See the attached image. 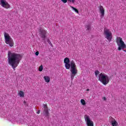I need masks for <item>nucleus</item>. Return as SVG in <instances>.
<instances>
[{
    "instance_id": "15",
    "label": "nucleus",
    "mask_w": 126,
    "mask_h": 126,
    "mask_svg": "<svg viewBox=\"0 0 126 126\" xmlns=\"http://www.w3.org/2000/svg\"><path fill=\"white\" fill-rule=\"evenodd\" d=\"M70 7H71V8H72L73 10H74V11L75 12H76V13H79V12L78 11V10L75 8H74V7L72 6H70Z\"/></svg>"
},
{
    "instance_id": "22",
    "label": "nucleus",
    "mask_w": 126,
    "mask_h": 126,
    "mask_svg": "<svg viewBox=\"0 0 126 126\" xmlns=\"http://www.w3.org/2000/svg\"><path fill=\"white\" fill-rule=\"evenodd\" d=\"M35 56H39V51L35 52Z\"/></svg>"
},
{
    "instance_id": "18",
    "label": "nucleus",
    "mask_w": 126,
    "mask_h": 126,
    "mask_svg": "<svg viewBox=\"0 0 126 126\" xmlns=\"http://www.w3.org/2000/svg\"><path fill=\"white\" fill-rule=\"evenodd\" d=\"M39 71H42L43 70V65H40L38 69Z\"/></svg>"
},
{
    "instance_id": "17",
    "label": "nucleus",
    "mask_w": 126,
    "mask_h": 126,
    "mask_svg": "<svg viewBox=\"0 0 126 126\" xmlns=\"http://www.w3.org/2000/svg\"><path fill=\"white\" fill-rule=\"evenodd\" d=\"M86 28H87V30H90L91 29V26L90 25H88L86 26Z\"/></svg>"
},
{
    "instance_id": "19",
    "label": "nucleus",
    "mask_w": 126,
    "mask_h": 126,
    "mask_svg": "<svg viewBox=\"0 0 126 126\" xmlns=\"http://www.w3.org/2000/svg\"><path fill=\"white\" fill-rule=\"evenodd\" d=\"M94 73H95V76H97V75H98L100 73V72L98 70H96L94 72Z\"/></svg>"
},
{
    "instance_id": "11",
    "label": "nucleus",
    "mask_w": 126,
    "mask_h": 126,
    "mask_svg": "<svg viewBox=\"0 0 126 126\" xmlns=\"http://www.w3.org/2000/svg\"><path fill=\"white\" fill-rule=\"evenodd\" d=\"M99 12L100 13V17L101 18H103L104 15H105V9H104V7L102 5H100L99 6Z\"/></svg>"
},
{
    "instance_id": "3",
    "label": "nucleus",
    "mask_w": 126,
    "mask_h": 126,
    "mask_svg": "<svg viewBox=\"0 0 126 126\" xmlns=\"http://www.w3.org/2000/svg\"><path fill=\"white\" fill-rule=\"evenodd\" d=\"M116 42L117 44L118 47L117 49L119 51H123L126 53V45L125 42L123 41V38L120 36H117L116 38Z\"/></svg>"
},
{
    "instance_id": "23",
    "label": "nucleus",
    "mask_w": 126,
    "mask_h": 126,
    "mask_svg": "<svg viewBox=\"0 0 126 126\" xmlns=\"http://www.w3.org/2000/svg\"><path fill=\"white\" fill-rule=\"evenodd\" d=\"M40 112H41L40 110H38V111L36 113L38 114H40Z\"/></svg>"
},
{
    "instance_id": "13",
    "label": "nucleus",
    "mask_w": 126,
    "mask_h": 126,
    "mask_svg": "<svg viewBox=\"0 0 126 126\" xmlns=\"http://www.w3.org/2000/svg\"><path fill=\"white\" fill-rule=\"evenodd\" d=\"M44 80H45V82L49 83L50 82V77L48 76H44L43 77Z\"/></svg>"
},
{
    "instance_id": "20",
    "label": "nucleus",
    "mask_w": 126,
    "mask_h": 126,
    "mask_svg": "<svg viewBox=\"0 0 126 126\" xmlns=\"http://www.w3.org/2000/svg\"><path fill=\"white\" fill-rule=\"evenodd\" d=\"M48 44H49V45H51V47H53V44H52V42H51V40H50V39H48Z\"/></svg>"
},
{
    "instance_id": "29",
    "label": "nucleus",
    "mask_w": 126,
    "mask_h": 126,
    "mask_svg": "<svg viewBox=\"0 0 126 126\" xmlns=\"http://www.w3.org/2000/svg\"><path fill=\"white\" fill-rule=\"evenodd\" d=\"M24 103H26V101H24Z\"/></svg>"
},
{
    "instance_id": "10",
    "label": "nucleus",
    "mask_w": 126,
    "mask_h": 126,
    "mask_svg": "<svg viewBox=\"0 0 126 126\" xmlns=\"http://www.w3.org/2000/svg\"><path fill=\"white\" fill-rule=\"evenodd\" d=\"M44 108V114L46 117H49L50 116V113H49V108L47 104H43Z\"/></svg>"
},
{
    "instance_id": "24",
    "label": "nucleus",
    "mask_w": 126,
    "mask_h": 126,
    "mask_svg": "<svg viewBox=\"0 0 126 126\" xmlns=\"http://www.w3.org/2000/svg\"><path fill=\"white\" fill-rule=\"evenodd\" d=\"M71 1L72 3H74V2H75V0H71Z\"/></svg>"
},
{
    "instance_id": "4",
    "label": "nucleus",
    "mask_w": 126,
    "mask_h": 126,
    "mask_svg": "<svg viewBox=\"0 0 126 126\" xmlns=\"http://www.w3.org/2000/svg\"><path fill=\"white\" fill-rule=\"evenodd\" d=\"M98 80L101 82L103 85H107V84H108L109 82H110V78L109 76L106 74L100 73L98 75Z\"/></svg>"
},
{
    "instance_id": "2",
    "label": "nucleus",
    "mask_w": 126,
    "mask_h": 126,
    "mask_svg": "<svg viewBox=\"0 0 126 126\" xmlns=\"http://www.w3.org/2000/svg\"><path fill=\"white\" fill-rule=\"evenodd\" d=\"M64 63H65L66 69H69L70 68L71 80L72 81L74 79V76L77 74L78 72L76 64H75V62L73 60L70 62L69 58H64Z\"/></svg>"
},
{
    "instance_id": "14",
    "label": "nucleus",
    "mask_w": 126,
    "mask_h": 126,
    "mask_svg": "<svg viewBox=\"0 0 126 126\" xmlns=\"http://www.w3.org/2000/svg\"><path fill=\"white\" fill-rule=\"evenodd\" d=\"M20 97H24V92L23 91H20L18 94Z\"/></svg>"
},
{
    "instance_id": "28",
    "label": "nucleus",
    "mask_w": 126,
    "mask_h": 126,
    "mask_svg": "<svg viewBox=\"0 0 126 126\" xmlns=\"http://www.w3.org/2000/svg\"><path fill=\"white\" fill-rule=\"evenodd\" d=\"M87 91H89V89H87Z\"/></svg>"
},
{
    "instance_id": "12",
    "label": "nucleus",
    "mask_w": 126,
    "mask_h": 126,
    "mask_svg": "<svg viewBox=\"0 0 126 126\" xmlns=\"http://www.w3.org/2000/svg\"><path fill=\"white\" fill-rule=\"evenodd\" d=\"M110 119H111V120H112V121H111V125L112 126H118V122H117V121H116V120H115L114 119H113L112 117H111Z\"/></svg>"
},
{
    "instance_id": "9",
    "label": "nucleus",
    "mask_w": 126,
    "mask_h": 126,
    "mask_svg": "<svg viewBox=\"0 0 126 126\" xmlns=\"http://www.w3.org/2000/svg\"><path fill=\"white\" fill-rule=\"evenodd\" d=\"M1 5L4 8H6V9L10 8V5L5 0H1Z\"/></svg>"
},
{
    "instance_id": "7",
    "label": "nucleus",
    "mask_w": 126,
    "mask_h": 126,
    "mask_svg": "<svg viewBox=\"0 0 126 126\" xmlns=\"http://www.w3.org/2000/svg\"><path fill=\"white\" fill-rule=\"evenodd\" d=\"M38 32L40 38H41L43 41H45V40H46V38H47L48 32L44 29L40 28L38 29Z\"/></svg>"
},
{
    "instance_id": "26",
    "label": "nucleus",
    "mask_w": 126,
    "mask_h": 126,
    "mask_svg": "<svg viewBox=\"0 0 126 126\" xmlns=\"http://www.w3.org/2000/svg\"><path fill=\"white\" fill-rule=\"evenodd\" d=\"M68 1H69V2H71V0H68Z\"/></svg>"
},
{
    "instance_id": "25",
    "label": "nucleus",
    "mask_w": 126,
    "mask_h": 126,
    "mask_svg": "<svg viewBox=\"0 0 126 126\" xmlns=\"http://www.w3.org/2000/svg\"><path fill=\"white\" fill-rule=\"evenodd\" d=\"M103 99L104 100V101H106V98L105 97H103Z\"/></svg>"
},
{
    "instance_id": "6",
    "label": "nucleus",
    "mask_w": 126,
    "mask_h": 126,
    "mask_svg": "<svg viewBox=\"0 0 126 126\" xmlns=\"http://www.w3.org/2000/svg\"><path fill=\"white\" fill-rule=\"evenodd\" d=\"M103 34L105 38L108 40V41L110 42L112 41V39H113V33H112V32L109 29L104 28L103 31Z\"/></svg>"
},
{
    "instance_id": "16",
    "label": "nucleus",
    "mask_w": 126,
    "mask_h": 126,
    "mask_svg": "<svg viewBox=\"0 0 126 126\" xmlns=\"http://www.w3.org/2000/svg\"><path fill=\"white\" fill-rule=\"evenodd\" d=\"M81 103L83 106H85L86 105V102H85V100L83 99H81Z\"/></svg>"
},
{
    "instance_id": "8",
    "label": "nucleus",
    "mask_w": 126,
    "mask_h": 126,
    "mask_svg": "<svg viewBox=\"0 0 126 126\" xmlns=\"http://www.w3.org/2000/svg\"><path fill=\"white\" fill-rule=\"evenodd\" d=\"M85 121L87 126H94V123L90 119V117L88 115H85L84 116Z\"/></svg>"
},
{
    "instance_id": "21",
    "label": "nucleus",
    "mask_w": 126,
    "mask_h": 126,
    "mask_svg": "<svg viewBox=\"0 0 126 126\" xmlns=\"http://www.w3.org/2000/svg\"><path fill=\"white\" fill-rule=\"evenodd\" d=\"M61 1H62V2H63V3H66L67 2V0H61Z\"/></svg>"
},
{
    "instance_id": "5",
    "label": "nucleus",
    "mask_w": 126,
    "mask_h": 126,
    "mask_svg": "<svg viewBox=\"0 0 126 126\" xmlns=\"http://www.w3.org/2000/svg\"><path fill=\"white\" fill-rule=\"evenodd\" d=\"M3 34L5 44L9 45V47H13V46H14V42L10 35H9V34L7 33L6 32H4Z\"/></svg>"
},
{
    "instance_id": "27",
    "label": "nucleus",
    "mask_w": 126,
    "mask_h": 126,
    "mask_svg": "<svg viewBox=\"0 0 126 126\" xmlns=\"http://www.w3.org/2000/svg\"><path fill=\"white\" fill-rule=\"evenodd\" d=\"M0 4H1V0L0 1Z\"/></svg>"
},
{
    "instance_id": "1",
    "label": "nucleus",
    "mask_w": 126,
    "mask_h": 126,
    "mask_svg": "<svg viewBox=\"0 0 126 126\" xmlns=\"http://www.w3.org/2000/svg\"><path fill=\"white\" fill-rule=\"evenodd\" d=\"M21 55L10 51H8L7 59L8 63L12 67L14 70L18 66L22 59Z\"/></svg>"
}]
</instances>
